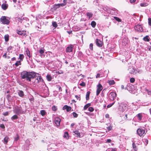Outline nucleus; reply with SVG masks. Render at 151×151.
I'll use <instances>...</instances> for the list:
<instances>
[{"label": "nucleus", "mask_w": 151, "mask_h": 151, "mask_svg": "<svg viewBox=\"0 0 151 151\" xmlns=\"http://www.w3.org/2000/svg\"><path fill=\"white\" fill-rule=\"evenodd\" d=\"M36 73L35 72H30L24 71L21 73V77L22 79H26L28 81H30L31 78L35 77Z\"/></svg>", "instance_id": "obj_1"}, {"label": "nucleus", "mask_w": 151, "mask_h": 151, "mask_svg": "<svg viewBox=\"0 0 151 151\" xmlns=\"http://www.w3.org/2000/svg\"><path fill=\"white\" fill-rule=\"evenodd\" d=\"M9 19L6 16H2L0 19V21L3 24H8L9 22Z\"/></svg>", "instance_id": "obj_2"}, {"label": "nucleus", "mask_w": 151, "mask_h": 151, "mask_svg": "<svg viewBox=\"0 0 151 151\" xmlns=\"http://www.w3.org/2000/svg\"><path fill=\"white\" fill-rule=\"evenodd\" d=\"M14 112L18 115L24 114L25 112L23 111L21 108H17L14 110Z\"/></svg>", "instance_id": "obj_3"}, {"label": "nucleus", "mask_w": 151, "mask_h": 151, "mask_svg": "<svg viewBox=\"0 0 151 151\" xmlns=\"http://www.w3.org/2000/svg\"><path fill=\"white\" fill-rule=\"evenodd\" d=\"M128 70L131 74L136 73L137 72V70H135L132 65L129 66Z\"/></svg>", "instance_id": "obj_4"}, {"label": "nucleus", "mask_w": 151, "mask_h": 151, "mask_svg": "<svg viewBox=\"0 0 151 151\" xmlns=\"http://www.w3.org/2000/svg\"><path fill=\"white\" fill-rule=\"evenodd\" d=\"M134 28L136 31L140 32L143 31V29L141 25L138 24L134 27Z\"/></svg>", "instance_id": "obj_5"}, {"label": "nucleus", "mask_w": 151, "mask_h": 151, "mask_svg": "<svg viewBox=\"0 0 151 151\" xmlns=\"http://www.w3.org/2000/svg\"><path fill=\"white\" fill-rule=\"evenodd\" d=\"M137 132L138 135L140 137L143 136V135L145 134V130L142 128L138 129Z\"/></svg>", "instance_id": "obj_6"}, {"label": "nucleus", "mask_w": 151, "mask_h": 151, "mask_svg": "<svg viewBox=\"0 0 151 151\" xmlns=\"http://www.w3.org/2000/svg\"><path fill=\"white\" fill-rule=\"evenodd\" d=\"M116 94L115 93L112 92L110 93L109 97L111 101L114 100L116 97Z\"/></svg>", "instance_id": "obj_7"}, {"label": "nucleus", "mask_w": 151, "mask_h": 151, "mask_svg": "<svg viewBox=\"0 0 151 151\" xmlns=\"http://www.w3.org/2000/svg\"><path fill=\"white\" fill-rule=\"evenodd\" d=\"M102 89V86L101 84L99 83L97 86V88L96 90V94L98 96Z\"/></svg>", "instance_id": "obj_8"}, {"label": "nucleus", "mask_w": 151, "mask_h": 151, "mask_svg": "<svg viewBox=\"0 0 151 151\" xmlns=\"http://www.w3.org/2000/svg\"><path fill=\"white\" fill-rule=\"evenodd\" d=\"M127 104L124 103L120 105V109H121L122 112H124L127 110Z\"/></svg>", "instance_id": "obj_9"}, {"label": "nucleus", "mask_w": 151, "mask_h": 151, "mask_svg": "<svg viewBox=\"0 0 151 151\" xmlns=\"http://www.w3.org/2000/svg\"><path fill=\"white\" fill-rule=\"evenodd\" d=\"M73 47V46L72 45L68 46L66 49V52H72Z\"/></svg>", "instance_id": "obj_10"}, {"label": "nucleus", "mask_w": 151, "mask_h": 151, "mask_svg": "<svg viewBox=\"0 0 151 151\" xmlns=\"http://www.w3.org/2000/svg\"><path fill=\"white\" fill-rule=\"evenodd\" d=\"M36 76L37 77L36 80L37 81V82L39 83L40 82H43V79H42L41 76L38 73H36L35 77Z\"/></svg>", "instance_id": "obj_11"}, {"label": "nucleus", "mask_w": 151, "mask_h": 151, "mask_svg": "<svg viewBox=\"0 0 151 151\" xmlns=\"http://www.w3.org/2000/svg\"><path fill=\"white\" fill-rule=\"evenodd\" d=\"M60 119L59 117H56L55 118L54 122L57 126H60Z\"/></svg>", "instance_id": "obj_12"}, {"label": "nucleus", "mask_w": 151, "mask_h": 151, "mask_svg": "<svg viewBox=\"0 0 151 151\" xmlns=\"http://www.w3.org/2000/svg\"><path fill=\"white\" fill-rule=\"evenodd\" d=\"M96 44L97 46L99 47H101L103 45V42L99 39H97L96 40Z\"/></svg>", "instance_id": "obj_13"}, {"label": "nucleus", "mask_w": 151, "mask_h": 151, "mask_svg": "<svg viewBox=\"0 0 151 151\" xmlns=\"http://www.w3.org/2000/svg\"><path fill=\"white\" fill-rule=\"evenodd\" d=\"M45 51V50L44 49H42V48L41 49L39 50V52L40 54V56L41 58L44 57L45 56V55L43 54Z\"/></svg>", "instance_id": "obj_14"}, {"label": "nucleus", "mask_w": 151, "mask_h": 151, "mask_svg": "<svg viewBox=\"0 0 151 151\" xmlns=\"http://www.w3.org/2000/svg\"><path fill=\"white\" fill-rule=\"evenodd\" d=\"M136 117L137 118L139 122L141 120L142 117V113H140L138 114L137 115H136Z\"/></svg>", "instance_id": "obj_15"}, {"label": "nucleus", "mask_w": 151, "mask_h": 151, "mask_svg": "<svg viewBox=\"0 0 151 151\" xmlns=\"http://www.w3.org/2000/svg\"><path fill=\"white\" fill-rule=\"evenodd\" d=\"M110 12L111 14H115L117 13V10L115 8H113L111 10Z\"/></svg>", "instance_id": "obj_16"}, {"label": "nucleus", "mask_w": 151, "mask_h": 151, "mask_svg": "<svg viewBox=\"0 0 151 151\" xmlns=\"http://www.w3.org/2000/svg\"><path fill=\"white\" fill-rule=\"evenodd\" d=\"M71 108L70 107L68 106L67 105H65L63 107V109H66V111L68 112L69 111L71 110Z\"/></svg>", "instance_id": "obj_17"}, {"label": "nucleus", "mask_w": 151, "mask_h": 151, "mask_svg": "<svg viewBox=\"0 0 151 151\" xmlns=\"http://www.w3.org/2000/svg\"><path fill=\"white\" fill-rule=\"evenodd\" d=\"M17 93L19 96L22 98L24 96V94L23 91L22 90H19Z\"/></svg>", "instance_id": "obj_18"}, {"label": "nucleus", "mask_w": 151, "mask_h": 151, "mask_svg": "<svg viewBox=\"0 0 151 151\" xmlns=\"http://www.w3.org/2000/svg\"><path fill=\"white\" fill-rule=\"evenodd\" d=\"M86 15L88 19H90L92 17L93 14L91 12H87L86 13Z\"/></svg>", "instance_id": "obj_19"}, {"label": "nucleus", "mask_w": 151, "mask_h": 151, "mask_svg": "<svg viewBox=\"0 0 151 151\" xmlns=\"http://www.w3.org/2000/svg\"><path fill=\"white\" fill-rule=\"evenodd\" d=\"M8 6L7 4H3L1 5V8L3 10H6Z\"/></svg>", "instance_id": "obj_20"}, {"label": "nucleus", "mask_w": 151, "mask_h": 151, "mask_svg": "<svg viewBox=\"0 0 151 151\" xmlns=\"http://www.w3.org/2000/svg\"><path fill=\"white\" fill-rule=\"evenodd\" d=\"M143 40L145 42H149L150 41V38L148 35H146L144 37Z\"/></svg>", "instance_id": "obj_21"}, {"label": "nucleus", "mask_w": 151, "mask_h": 151, "mask_svg": "<svg viewBox=\"0 0 151 151\" xmlns=\"http://www.w3.org/2000/svg\"><path fill=\"white\" fill-rule=\"evenodd\" d=\"M90 93V91H88L86 95V100H88L89 99V95Z\"/></svg>", "instance_id": "obj_22"}, {"label": "nucleus", "mask_w": 151, "mask_h": 151, "mask_svg": "<svg viewBox=\"0 0 151 151\" xmlns=\"http://www.w3.org/2000/svg\"><path fill=\"white\" fill-rule=\"evenodd\" d=\"M132 148L134 151H137V149L136 147L135 144L134 142H133L132 144Z\"/></svg>", "instance_id": "obj_23"}, {"label": "nucleus", "mask_w": 151, "mask_h": 151, "mask_svg": "<svg viewBox=\"0 0 151 151\" xmlns=\"http://www.w3.org/2000/svg\"><path fill=\"white\" fill-rule=\"evenodd\" d=\"M46 78L48 81H50L52 79L51 76L50 75L48 74L46 76Z\"/></svg>", "instance_id": "obj_24"}, {"label": "nucleus", "mask_w": 151, "mask_h": 151, "mask_svg": "<svg viewBox=\"0 0 151 151\" xmlns=\"http://www.w3.org/2000/svg\"><path fill=\"white\" fill-rule=\"evenodd\" d=\"M73 133H74L75 134H76L77 135V137H80V133L78 131L75 130L73 132Z\"/></svg>", "instance_id": "obj_25"}, {"label": "nucleus", "mask_w": 151, "mask_h": 151, "mask_svg": "<svg viewBox=\"0 0 151 151\" xmlns=\"http://www.w3.org/2000/svg\"><path fill=\"white\" fill-rule=\"evenodd\" d=\"M91 105L90 103H88L86 104L83 107V109L84 110H86Z\"/></svg>", "instance_id": "obj_26"}, {"label": "nucleus", "mask_w": 151, "mask_h": 151, "mask_svg": "<svg viewBox=\"0 0 151 151\" xmlns=\"http://www.w3.org/2000/svg\"><path fill=\"white\" fill-rule=\"evenodd\" d=\"M40 114L42 116H44L46 113V112L44 110H41L40 111Z\"/></svg>", "instance_id": "obj_27"}, {"label": "nucleus", "mask_w": 151, "mask_h": 151, "mask_svg": "<svg viewBox=\"0 0 151 151\" xmlns=\"http://www.w3.org/2000/svg\"><path fill=\"white\" fill-rule=\"evenodd\" d=\"M148 5V4L146 2H143L140 4V6L142 7L146 6Z\"/></svg>", "instance_id": "obj_28"}, {"label": "nucleus", "mask_w": 151, "mask_h": 151, "mask_svg": "<svg viewBox=\"0 0 151 151\" xmlns=\"http://www.w3.org/2000/svg\"><path fill=\"white\" fill-rule=\"evenodd\" d=\"M4 39L6 42H8L9 40V36L8 35H6L4 36Z\"/></svg>", "instance_id": "obj_29"}, {"label": "nucleus", "mask_w": 151, "mask_h": 151, "mask_svg": "<svg viewBox=\"0 0 151 151\" xmlns=\"http://www.w3.org/2000/svg\"><path fill=\"white\" fill-rule=\"evenodd\" d=\"M96 25V23L94 21H92L91 22V25L94 28L95 27Z\"/></svg>", "instance_id": "obj_30"}, {"label": "nucleus", "mask_w": 151, "mask_h": 151, "mask_svg": "<svg viewBox=\"0 0 151 151\" xmlns=\"http://www.w3.org/2000/svg\"><path fill=\"white\" fill-rule=\"evenodd\" d=\"M9 137H6L4 139V143L5 144H6L8 142Z\"/></svg>", "instance_id": "obj_31"}, {"label": "nucleus", "mask_w": 151, "mask_h": 151, "mask_svg": "<svg viewBox=\"0 0 151 151\" xmlns=\"http://www.w3.org/2000/svg\"><path fill=\"white\" fill-rule=\"evenodd\" d=\"M18 116L16 115H14L11 118V119L12 120H14L16 119H17L18 118Z\"/></svg>", "instance_id": "obj_32"}, {"label": "nucleus", "mask_w": 151, "mask_h": 151, "mask_svg": "<svg viewBox=\"0 0 151 151\" xmlns=\"http://www.w3.org/2000/svg\"><path fill=\"white\" fill-rule=\"evenodd\" d=\"M108 83L110 85H114L115 84V82L113 80L109 81H108Z\"/></svg>", "instance_id": "obj_33"}, {"label": "nucleus", "mask_w": 151, "mask_h": 151, "mask_svg": "<svg viewBox=\"0 0 151 151\" xmlns=\"http://www.w3.org/2000/svg\"><path fill=\"white\" fill-rule=\"evenodd\" d=\"M26 55L27 56L29 57V58H30L31 57V55L30 54V51L28 49H27L26 51Z\"/></svg>", "instance_id": "obj_34"}, {"label": "nucleus", "mask_w": 151, "mask_h": 151, "mask_svg": "<svg viewBox=\"0 0 151 151\" xmlns=\"http://www.w3.org/2000/svg\"><path fill=\"white\" fill-rule=\"evenodd\" d=\"M21 63L20 60L17 61L15 64V65L16 66H18L19 65H21Z\"/></svg>", "instance_id": "obj_35"}, {"label": "nucleus", "mask_w": 151, "mask_h": 151, "mask_svg": "<svg viewBox=\"0 0 151 151\" xmlns=\"http://www.w3.org/2000/svg\"><path fill=\"white\" fill-rule=\"evenodd\" d=\"M24 58V55L23 54H19V58L20 59V61H22Z\"/></svg>", "instance_id": "obj_36"}, {"label": "nucleus", "mask_w": 151, "mask_h": 151, "mask_svg": "<svg viewBox=\"0 0 151 151\" xmlns=\"http://www.w3.org/2000/svg\"><path fill=\"white\" fill-rule=\"evenodd\" d=\"M114 18L118 22H120L121 21V19L117 17H114Z\"/></svg>", "instance_id": "obj_37"}, {"label": "nucleus", "mask_w": 151, "mask_h": 151, "mask_svg": "<svg viewBox=\"0 0 151 151\" xmlns=\"http://www.w3.org/2000/svg\"><path fill=\"white\" fill-rule=\"evenodd\" d=\"M145 90L147 91L148 95H151V90H149V89L147 88H145Z\"/></svg>", "instance_id": "obj_38"}, {"label": "nucleus", "mask_w": 151, "mask_h": 151, "mask_svg": "<svg viewBox=\"0 0 151 151\" xmlns=\"http://www.w3.org/2000/svg\"><path fill=\"white\" fill-rule=\"evenodd\" d=\"M68 132H65L64 133V138H67L68 137Z\"/></svg>", "instance_id": "obj_39"}, {"label": "nucleus", "mask_w": 151, "mask_h": 151, "mask_svg": "<svg viewBox=\"0 0 151 151\" xmlns=\"http://www.w3.org/2000/svg\"><path fill=\"white\" fill-rule=\"evenodd\" d=\"M94 110V109L92 107H89L88 109V111L90 112H92Z\"/></svg>", "instance_id": "obj_40"}, {"label": "nucleus", "mask_w": 151, "mask_h": 151, "mask_svg": "<svg viewBox=\"0 0 151 151\" xmlns=\"http://www.w3.org/2000/svg\"><path fill=\"white\" fill-rule=\"evenodd\" d=\"M114 103H115V102H114L112 104H109L107 106V108H109L111 107L114 104Z\"/></svg>", "instance_id": "obj_41"}, {"label": "nucleus", "mask_w": 151, "mask_h": 151, "mask_svg": "<svg viewBox=\"0 0 151 151\" xmlns=\"http://www.w3.org/2000/svg\"><path fill=\"white\" fill-rule=\"evenodd\" d=\"M72 114L73 115V116L75 117L76 118L78 116V114H77L76 112H73L72 113Z\"/></svg>", "instance_id": "obj_42"}, {"label": "nucleus", "mask_w": 151, "mask_h": 151, "mask_svg": "<svg viewBox=\"0 0 151 151\" xmlns=\"http://www.w3.org/2000/svg\"><path fill=\"white\" fill-rule=\"evenodd\" d=\"M52 25L53 27H56L57 26V24L56 22H52Z\"/></svg>", "instance_id": "obj_43"}, {"label": "nucleus", "mask_w": 151, "mask_h": 151, "mask_svg": "<svg viewBox=\"0 0 151 151\" xmlns=\"http://www.w3.org/2000/svg\"><path fill=\"white\" fill-rule=\"evenodd\" d=\"M17 32L18 34L21 35H22V36H23V35L24 34L22 32H21V31H20L19 30H18V31L17 30Z\"/></svg>", "instance_id": "obj_44"}, {"label": "nucleus", "mask_w": 151, "mask_h": 151, "mask_svg": "<svg viewBox=\"0 0 151 151\" xmlns=\"http://www.w3.org/2000/svg\"><path fill=\"white\" fill-rule=\"evenodd\" d=\"M57 88H58V91H62V88L59 85L57 86Z\"/></svg>", "instance_id": "obj_45"}, {"label": "nucleus", "mask_w": 151, "mask_h": 151, "mask_svg": "<svg viewBox=\"0 0 151 151\" xmlns=\"http://www.w3.org/2000/svg\"><path fill=\"white\" fill-rule=\"evenodd\" d=\"M52 109L53 111H55L57 109V107L55 106H53L52 107Z\"/></svg>", "instance_id": "obj_46"}, {"label": "nucleus", "mask_w": 151, "mask_h": 151, "mask_svg": "<svg viewBox=\"0 0 151 151\" xmlns=\"http://www.w3.org/2000/svg\"><path fill=\"white\" fill-rule=\"evenodd\" d=\"M76 98L77 99V100H79V101H80L81 100V98H80V95H76L75 96Z\"/></svg>", "instance_id": "obj_47"}, {"label": "nucleus", "mask_w": 151, "mask_h": 151, "mask_svg": "<svg viewBox=\"0 0 151 151\" xmlns=\"http://www.w3.org/2000/svg\"><path fill=\"white\" fill-rule=\"evenodd\" d=\"M130 81L131 83H133L135 81V79L133 78H131L130 79Z\"/></svg>", "instance_id": "obj_48"}, {"label": "nucleus", "mask_w": 151, "mask_h": 151, "mask_svg": "<svg viewBox=\"0 0 151 151\" xmlns=\"http://www.w3.org/2000/svg\"><path fill=\"white\" fill-rule=\"evenodd\" d=\"M80 85L83 87L85 86H86V84L84 82H82V83L80 84Z\"/></svg>", "instance_id": "obj_49"}, {"label": "nucleus", "mask_w": 151, "mask_h": 151, "mask_svg": "<svg viewBox=\"0 0 151 151\" xmlns=\"http://www.w3.org/2000/svg\"><path fill=\"white\" fill-rule=\"evenodd\" d=\"M148 24L149 25L151 26V18H149L148 19Z\"/></svg>", "instance_id": "obj_50"}, {"label": "nucleus", "mask_w": 151, "mask_h": 151, "mask_svg": "<svg viewBox=\"0 0 151 151\" xmlns=\"http://www.w3.org/2000/svg\"><path fill=\"white\" fill-rule=\"evenodd\" d=\"M13 48V47L11 46H10L7 48V50L8 51H9L10 50H11Z\"/></svg>", "instance_id": "obj_51"}, {"label": "nucleus", "mask_w": 151, "mask_h": 151, "mask_svg": "<svg viewBox=\"0 0 151 151\" xmlns=\"http://www.w3.org/2000/svg\"><path fill=\"white\" fill-rule=\"evenodd\" d=\"M93 45L92 43H91L89 45V48L91 49V50H93Z\"/></svg>", "instance_id": "obj_52"}, {"label": "nucleus", "mask_w": 151, "mask_h": 151, "mask_svg": "<svg viewBox=\"0 0 151 151\" xmlns=\"http://www.w3.org/2000/svg\"><path fill=\"white\" fill-rule=\"evenodd\" d=\"M0 127L3 129H4L5 128V127L4 125L3 124H0Z\"/></svg>", "instance_id": "obj_53"}, {"label": "nucleus", "mask_w": 151, "mask_h": 151, "mask_svg": "<svg viewBox=\"0 0 151 151\" xmlns=\"http://www.w3.org/2000/svg\"><path fill=\"white\" fill-rule=\"evenodd\" d=\"M102 77V76L100 74V73H98V74H97V75L96 76V78H99L100 77Z\"/></svg>", "instance_id": "obj_54"}, {"label": "nucleus", "mask_w": 151, "mask_h": 151, "mask_svg": "<svg viewBox=\"0 0 151 151\" xmlns=\"http://www.w3.org/2000/svg\"><path fill=\"white\" fill-rule=\"evenodd\" d=\"M3 114L4 116H7L9 114V112L8 111H6L5 112H4L3 113Z\"/></svg>", "instance_id": "obj_55"}, {"label": "nucleus", "mask_w": 151, "mask_h": 151, "mask_svg": "<svg viewBox=\"0 0 151 151\" xmlns=\"http://www.w3.org/2000/svg\"><path fill=\"white\" fill-rule=\"evenodd\" d=\"M107 129L108 130V131H110L111 130V129H112V127L111 126H109L108 127H107Z\"/></svg>", "instance_id": "obj_56"}, {"label": "nucleus", "mask_w": 151, "mask_h": 151, "mask_svg": "<svg viewBox=\"0 0 151 151\" xmlns=\"http://www.w3.org/2000/svg\"><path fill=\"white\" fill-rule=\"evenodd\" d=\"M7 53L5 52L4 55H3L2 57L5 58H6L7 57Z\"/></svg>", "instance_id": "obj_57"}, {"label": "nucleus", "mask_w": 151, "mask_h": 151, "mask_svg": "<svg viewBox=\"0 0 151 151\" xmlns=\"http://www.w3.org/2000/svg\"><path fill=\"white\" fill-rule=\"evenodd\" d=\"M111 140L110 139H107L106 141V143H110L111 142Z\"/></svg>", "instance_id": "obj_58"}, {"label": "nucleus", "mask_w": 151, "mask_h": 151, "mask_svg": "<svg viewBox=\"0 0 151 151\" xmlns=\"http://www.w3.org/2000/svg\"><path fill=\"white\" fill-rule=\"evenodd\" d=\"M19 136L18 135H17V137L15 138V140L17 141L19 139Z\"/></svg>", "instance_id": "obj_59"}, {"label": "nucleus", "mask_w": 151, "mask_h": 151, "mask_svg": "<svg viewBox=\"0 0 151 151\" xmlns=\"http://www.w3.org/2000/svg\"><path fill=\"white\" fill-rule=\"evenodd\" d=\"M10 97L11 96L9 94H8L6 95V98L7 99H9Z\"/></svg>", "instance_id": "obj_60"}, {"label": "nucleus", "mask_w": 151, "mask_h": 151, "mask_svg": "<svg viewBox=\"0 0 151 151\" xmlns=\"http://www.w3.org/2000/svg\"><path fill=\"white\" fill-rule=\"evenodd\" d=\"M144 140L145 142L146 143L145 145H146L148 143V140L147 139H145Z\"/></svg>", "instance_id": "obj_61"}, {"label": "nucleus", "mask_w": 151, "mask_h": 151, "mask_svg": "<svg viewBox=\"0 0 151 151\" xmlns=\"http://www.w3.org/2000/svg\"><path fill=\"white\" fill-rule=\"evenodd\" d=\"M105 117L106 118H108L109 117V115L108 114H106L105 115Z\"/></svg>", "instance_id": "obj_62"}, {"label": "nucleus", "mask_w": 151, "mask_h": 151, "mask_svg": "<svg viewBox=\"0 0 151 151\" xmlns=\"http://www.w3.org/2000/svg\"><path fill=\"white\" fill-rule=\"evenodd\" d=\"M136 0H130V1L131 3H133L136 1Z\"/></svg>", "instance_id": "obj_63"}, {"label": "nucleus", "mask_w": 151, "mask_h": 151, "mask_svg": "<svg viewBox=\"0 0 151 151\" xmlns=\"http://www.w3.org/2000/svg\"><path fill=\"white\" fill-rule=\"evenodd\" d=\"M116 151V149L114 148H112L111 150V151Z\"/></svg>", "instance_id": "obj_64"}]
</instances>
